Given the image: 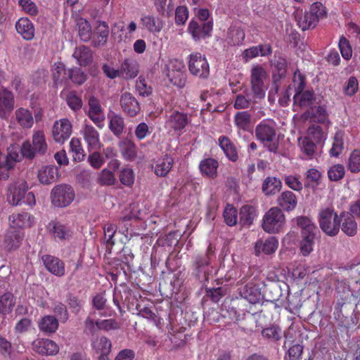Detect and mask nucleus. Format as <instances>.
<instances>
[{"label":"nucleus","instance_id":"nucleus-40","mask_svg":"<svg viewBox=\"0 0 360 360\" xmlns=\"http://www.w3.org/2000/svg\"><path fill=\"white\" fill-rule=\"evenodd\" d=\"M119 148L124 160L132 161L136 158V147L132 141L127 139L123 140L120 142Z\"/></svg>","mask_w":360,"mask_h":360},{"label":"nucleus","instance_id":"nucleus-21","mask_svg":"<svg viewBox=\"0 0 360 360\" xmlns=\"http://www.w3.org/2000/svg\"><path fill=\"white\" fill-rule=\"evenodd\" d=\"M26 191V183H15L9 186L7 193V201L12 205L22 204Z\"/></svg>","mask_w":360,"mask_h":360},{"label":"nucleus","instance_id":"nucleus-45","mask_svg":"<svg viewBox=\"0 0 360 360\" xmlns=\"http://www.w3.org/2000/svg\"><path fill=\"white\" fill-rule=\"evenodd\" d=\"M240 294L250 303L255 304L259 301L261 293L252 283H248L243 288Z\"/></svg>","mask_w":360,"mask_h":360},{"label":"nucleus","instance_id":"nucleus-58","mask_svg":"<svg viewBox=\"0 0 360 360\" xmlns=\"http://www.w3.org/2000/svg\"><path fill=\"white\" fill-rule=\"evenodd\" d=\"M347 168L352 173L360 172V150L354 149L349 155Z\"/></svg>","mask_w":360,"mask_h":360},{"label":"nucleus","instance_id":"nucleus-10","mask_svg":"<svg viewBox=\"0 0 360 360\" xmlns=\"http://www.w3.org/2000/svg\"><path fill=\"white\" fill-rule=\"evenodd\" d=\"M213 26V20L200 22L193 18L188 23L187 32L191 34L195 41H200L211 37Z\"/></svg>","mask_w":360,"mask_h":360},{"label":"nucleus","instance_id":"nucleus-29","mask_svg":"<svg viewBox=\"0 0 360 360\" xmlns=\"http://www.w3.org/2000/svg\"><path fill=\"white\" fill-rule=\"evenodd\" d=\"M17 32L27 41L32 40L34 37V27L27 18H20L15 22Z\"/></svg>","mask_w":360,"mask_h":360},{"label":"nucleus","instance_id":"nucleus-14","mask_svg":"<svg viewBox=\"0 0 360 360\" xmlns=\"http://www.w3.org/2000/svg\"><path fill=\"white\" fill-rule=\"evenodd\" d=\"M88 104L89 107V117L99 129H102L104 127L105 115L100 101L96 97L91 96Z\"/></svg>","mask_w":360,"mask_h":360},{"label":"nucleus","instance_id":"nucleus-18","mask_svg":"<svg viewBox=\"0 0 360 360\" xmlns=\"http://www.w3.org/2000/svg\"><path fill=\"white\" fill-rule=\"evenodd\" d=\"M140 23L143 30L152 34L160 33L165 26L164 21L153 14L143 15Z\"/></svg>","mask_w":360,"mask_h":360},{"label":"nucleus","instance_id":"nucleus-59","mask_svg":"<svg viewBox=\"0 0 360 360\" xmlns=\"http://www.w3.org/2000/svg\"><path fill=\"white\" fill-rule=\"evenodd\" d=\"M223 216L224 221L228 226H233L237 224L238 211L232 205L229 204L226 206Z\"/></svg>","mask_w":360,"mask_h":360},{"label":"nucleus","instance_id":"nucleus-49","mask_svg":"<svg viewBox=\"0 0 360 360\" xmlns=\"http://www.w3.org/2000/svg\"><path fill=\"white\" fill-rule=\"evenodd\" d=\"M91 347L97 354L110 353L112 344L108 338L102 336L94 340L91 343Z\"/></svg>","mask_w":360,"mask_h":360},{"label":"nucleus","instance_id":"nucleus-62","mask_svg":"<svg viewBox=\"0 0 360 360\" xmlns=\"http://www.w3.org/2000/svg\"><path fill=\"white\" fill-rule=\"evenodd\" d=\"M119 178L123 185L131 187L135 180L134 172L132 169L124 168L120 171Z\"/></svg>","mask_w":360,"mask_h":360},{"label":"nucleus","instance_id":"nucleus-28","mask_svg":"<svg viewBox=\"0 0 360 360\" xmlns=\"http://www.w3.org/2000/svg\"><path fill=\"white\" fill-rule=\"evenodd\" d=\"M277 204L282 211L290 212L297 207V198L293 192L285 191L282 192L277 198Z\"/></svg>","mask_w":360,"mask_h":360},{"label":"nucleus","instance_id":"nucleus-56","mask_svg":"<svg viewBox=\"0 0 360 360\" xmlns=\"http://www.w3.org/2000/svg\"><path fill=\"white\" fill-rule=\"evenodd\" d=\"M167 75L170 82L174 85L179 87L184 86L186 79L185 71H174V70H168Z\"/></svg>","mask_w":360,"mask_h":360},{"label":"nucleus","instance_id":"nucleus-9","mask_svg":"<svg viewBox=\"0 0 360 360\" xmlns=\"http://www.w3.org/2000/svg\"><path fill=\"white\" fill-rule=\"evenodd\" d=\"M267 77L265 69L260 65H253L250 70V85L252 91L256 98L265 96L264 79Z\"/></svg>","mask_w":360,"mask_h":360},{"label":"nucleus","instance_id":"nucleus-61","mask_svg":"<svg viewBox=\"0 0 360 360\" xmlns=\"http://www.w3.org/2000/svg\"><path fill=\"white\" fill-rule=\"evenodd\" d=\"M68 70L63 63L55 64L53 70V79L54 83L58 85L63 82H67Z\"/></svg>","mask_w":360,"mask_h":360},{"label":"nucleus","instance_id":"nucleus-16","mask_svg":"<svg viewBox=\"0 0 360 360\" xmlns=\"http://www.w3.org/2000/svg\"><path fill=\"white\" fill-rule=\"evenodd\" d=\"M41 260L46 270L52 274L58 277L65 275V264L59 258L51 255H44L41 257Z\"/></svg>","mask_w":360,"mask_h":360},{"label":"nucleus","instance_id":"nucleus-53","mask_svg":"<svg viewBox=\"0 0 360 360\" xmlns=\"http://www.w3.org/2000/svg\"><path fill=\"white\" fill-rule=\"evenodd\" d=\"M321 173L315 168L309 169L305 173V187H314L320 184Z\"/></svg>","mask_w":360,"mask_h":360},{"label":"nucleus","instance_id":"nucleus-64","mask_svg":"<svg viewBox=\"0 0 360 360\" xmlns=\"http://www.w3.org/2000/svg\"><path fill=\"white\" fill-rule=\"evenodd\" d=\"M66 102L70 108L74 111L79 110L82 107V101L75 91H70L68 94Z\"/></svg>","mask_w":360,"mask_h":360},{"label":"nucleus","instance_id":"nucleus-44","mask_svg":"<svg viewBox=\"0 0 360 360\" xmlns=\"http://www.w3.org/2000/svg\"><path fill=\"white\" fill-rule=\"evenodd\" d=\"M58 328V320L53 316L47 315L39 322V328L46 333H53Z\"/></svg>","mask_w":360,"mask_h":360},{"label":"nucleus","instance_id":"nucleus-20","mask_svg":"<svg viewBox=\"0 0 360 360\" xmlns=\"http://www.w3.org/2000/svg\"><path fill=\"white\" fill-rule=\"evenodd\" d=\"M22 238L19 231L8 230L0 241V247L6 251L15 250L20 246Z\"/></svg>","mask_w":360,"mask_h":360},{"label":"nucleus","instance_id":"nucleus-19","mask_svg":"<svg viewBox=\"0 0 360 360\" xmlns=\"http://www.w3.org/2000/svg\"><path fill=\"white\" fill-rule=\"evenodd\" d=\"M109 27L104 21H97L96 25L92 31L91 40L93 46L99 47L103 46L108 39Z\"/></svg>","mask_w":360,"mask_h":360},{"label":"nucleus","instance_id":"nucleus-36","mask_svg":"<svg viewBox=\"0 0 360 360\" xmlns=\"http://www.w3.org/2000/svg\"><path fill=\"white\" fill-rule=\"evenodd\" d=\"M58 174V169L56 167L47 165L39 170L37 176L40 183L49 185L57 180Z\"/></svg>","mask_w":360,"mask_h":360},{"label":"nucleus","instance_id":"nucleus-15","mask_svg":"<svg viewBox=\"0 0 360 360\" xmlns=\"http://www.w3.org/2000/svg\"><path fill=\"white\" fill-rule=\"evenodd\" d=\"M189 122L190 119L188 114L178 110L172 111L166 120V124L168 127L174 131L180 132L184 129Z\"/></svg>","mask_w":360,"mask_h":360},{"label":"nucleus","instance_id":"nucleus-42","mask_svg":"<svg viewBox=\"0 0 360 360\" xmlns=\"http://www.w3.org/2000/svg\"><path fill=\"white\" fill-rule=\"evenodd\" d=\"M15 304V297L9 292L0 295V314L6 315L10 314Z\"/></svg>","mask_w":360,"mask_h":360},{"label":"nucleus","instance_id":"nucleus-41","mask_svg":"<svg viewBox=\"0 0 360 360\" xmlns=\"http://www.w3.org/2000/svg\"><path fill=\"white\" fill-rule=\"evenodd\" d=\"M345 132L342 130H338L333 138L332 147L329 150L330 157L338 158L342 153L344 149Z\"/></svg>","mask_w":360,"mask_h":360},{"label":"nucleus","instance_id":"nucleus-54","mask_svg":"<svg viewBox=\"0 0 360 360\" xmlns=\"http://www.w3.org/2000/svg\"><path fill=\"white\" fill-rule=\"evenodd\" d=\"M70 147L72 153V158L74 161H82L85 155L80 141L78 139L72 138L70 142Z\"/></svg>","mask_w":360,"mask_h":360},{"label":"nucleus","instance_id":"nucleus-24","mask_svg":"<svg viewBox=\"0 0 360 360\" xmlns=\"http://www.w3.org/2000/svg\"><path fill=\"white\" fill-rule=\"evenodd\" d=\"M219 162L212 158L202 159L199 164V169L203 176L214 179L218 176Z\"/></svg>","mask_w":360,"mask_h":360},{"label":"nucleus","instance_id":"nucleus-1","mask_svg":"<svg viewBox=\"0 0 360 360\" xmlns=\"http://www.w3.org/2000/svg\"><path fill=\"white\" fill-rule=\"evenodd\" d=\"M255 135L269 152L278 153L279 140L277 136V124L274 120H262L255 127Z\"/></svg>","mask_w":360,"mask_h":360},{"label":"nucleus","instance_id":"nucleus-38","mask_svg":"<svg viewBox=\"0 0 360 360\" xmlns=\"http://www.w3.org/2000/svg\"><path fill=\"white\" fill-rule=\"evenodd\" d=\"M73 57L81 66L89 65L93 60L91 50L85 46H80L75 49Z\"/></svg>","mask_w":360,"mask_h":360},{"label":"nucleus","instance_id":"nucleus-22","mask_svg":"<svg viewBox=\"0 0 360 360\" xmlns=\"http://www.w3.org/2000/svg\"><path fill=\"white\" fill-rule=\"evenodd\" d=\"M340 229L347 236H354L358 231V225L354 217L349 212H340Z\"/></svg>","mask_w":360,"mask_h":360},{"label":"nucleus","instance_id":"nucleus-39","mask_svg":"<svg viewBox=\"0 0 360 360\" xmlns=\"http://www.w3.org/2000/svg\"><path fill=\"white\" fill-rule=\"evenodd\" d=\"M297 225L301 229V235H313L318 232V229L311 219L305 216H300L296 218Z\"/></svg>","mask_w":360,"mask_h":360},{"label":"nucleus","instance_id":"nucleus-33","mask_svg":"<svg viewBox=\"0 0 360 360\" xmlns=\"http://www.w3.org/2000/svg\"><path fill=\"white\" fill-rule=\"evenodd\" d=\"M34 345L36 352L41 354L53 356L56 355L59 351L58 345L49 339L39 340L34 342Z\"/></svg>","mask_w":360,"mask_h":360},{"label":"nucleus","instance_id":"nucleus-34","mask_svg":"<svg viewBox=\"0 0 360 360\" xmlns=\"http://www.w3.org/2000/svg\"><path fill=\"white\" fill-rule=\"evenodd\" d=\"M17 123L23 129H30L34 124L32 112L25 108H19L15 111Z\"/></svg>","mask_w":360,"mask_h":360},{"label":"nucleus","instance_id":"nucleus-48","mask_svg":"<svg viewBox=\"0 0 360 360\" xmlns=\"http://www.w3.org/2000/svg\"><path fill=\"white\" fill-rule=\"evenodd\" d=\"M251 115L248 111L237 112L234 116V122L238 129L248 131L250 129Z\"/></svg>","mask_w":360,"mask_h":360},{"label":"nucleus","instance_id":"nucleus-47","mask_svg":"<svg viewBox=\"0 0 360 360\" xmlns=\"http://www.w3.org/2000/svg\"><path fill=\"white\" fill-rule=\"evenodd\" d=\"M108 127L115 136L120 137L124 128V118L117 114H113L109 116Z\"/></svg>","mask_w":360,"mask_h":360},{"label":"nucleus","instance_id":"nucleus-5","mask_svg":"<svg viewBox=\"0 0 360 360\" xmlns=\"http://www.w3.org/2000/svg\"><path fill=\"white\" fill-rule=\"evenodd\" d=\"M285 217L278 207H271L265 213L262 219V229L266 233H276L282 231Z\"/></svg>","mask_w":360,"mask_h":360},{"label":"nucleus","instance_id":"nucleus-12","mask_svg":"<svg viewBox=\"0 0 360 360\" xmlns=\"http://www.w3.org/2000/svg\"><path fill=\"white\" fill-rule=\"evenodd\" d=\"M120 104L124 114L134 117L141 110V105L135 96L129 92H124L121 94Z\"/></svg>","mask_w":360,"mask_h":360},{"label":"nucleus","instance_id":"nucleus-23","mask_svg":"<svg viewBox=\"0 0 360 360\" xmlns=\"http://www.w3.org/2000/svg\"><path fill=\"white\" fill-rule=\"evenodd\" d=\"M278 247V240L275 236H269L265 240H258L255 245V252L257 256L261 253L271 255Z\"/></svg>","mask_w":360,"mask_h":360},{"label":"nucleus","instance_id":"nucleus-27","mask_svg":"<svg viewBox=\"0 0 360 360\" xmlns=\"http://www.w3.org/2000/svg\"><path fill=\"white\" fill-rule=\"evenodd\" d=\"M245 38V30L236 25H231L228 30L226 41L231 46H240Z\"/></svg>","mask_w":360,"mask_h":360},{"label":"nucleus","instance_id":"nucleus-4","mask_svg":"<svg viewBox=\"0 0 360 360\" xmlns=\"http://www.w3.org/2000/svg\"><path fill=\"white\" fill-rule=\"evenodd\" d=\"M326 14V7L320 2H315L311 5L309 11L297 18V25L302 31L314 29Z\"/></svg>","mask_w":360,"mask_h":360},{"label":"nucleus","instance_id":"nucleus-6","mask_svg":"<svg viewBox=\"0 0 360 360\" xmlns=\"http://www.w3.org/2000/svg\"><path fill=\"white\" fill-rule=\"evenodd\" d=\"M50 197L54 207H66L73 202L75 195L71 186L63 184L55 186Z\"/></svg>","mask_w":360,"mask_h":360},{"label":"nucleus","instance_id":"nucleus-63","mask_svg":"<svg viewBox=\"0 0 360 360\" xmlns=\"http://www.w3.org/2000/svg\"><path fill=\"white\" fill-rule=\"evenodd\" d=\"M308 136L307 137L315 141L316 143H321L324 140V134L321 127L319 125H313L309 127L307 130Z\"/></svg>","mask_w":360,"mask_h":360},{"label":"nucleus","instance_id":"nucleus-43","mask_svg":"<svg viewBox=\"0 0 360 360\" xmlns=\"http://www.w3.org/2000/svg\"><path fill=\"white\" fill-rule=\"evenodd\" d=\"M256 217V210L251 205H243L240 211V224L242 226L249 227Z\"/></svg>","mask_w":360,"mask_h":360},{"label":"nucleus","instance_id":"nucleus-3","mask_svg":"<svg viewBox=\"0 0 360 360\" xmlns=\"http://www.w3.org/2000/svg\"><path fill=\"white\" fill-rule=\"evenodd\" d=\"M47 150L48 145L44 132L42 130H37L33 132L32 143L29 141H26L22 144L20 153L23 158L33 160L37 155H45Z\"/></svg>","mask_w":360,"mask_h":360},{"label":"nucleus","instance_id":"nucleus-13","mask_svg":"<svg viewBox=\"0 0 360 360\" xmlns=\"http://www.w3.org/2000/svg\"><path fill=\"white\" fill-rule=\"evenodd\" d=\"M15 100L13 93L0 86V118L6 120L14 109Z\"/></svg>","mask_w":360,"mask_h":360},{"label":"nucleus","instance_id":"nucleus-50","mask_svg":"<svg viewBox=\"0 0 360 360\" xmlns=\"http://www.w3.org/2000/svg\"><path fill=\"white\" fill-rule=\"evenodd\" d=\"M70 79L77 85H82L87 79V75L79 68H73L68 70L67 81Z\"/></svg>","mask_w":360,"mask_h":360},{"label":"nucleus","instance_id":"nucleus-7","mask_svg":"<svg viewBox=\"0 0 360 360\" xmlns=\"http://www.w3.org/2000/svg\"><path fill=\"white\" fill-rule=\"evenodd\" d=\"M214 254L213 248L210 245L205 253L195 255L193 257L191 267L193 274L196 278L207 279V271Z\"/></svg>","mask_w":360,"mask_h":360},{"label":"nucleus","instance_id":"nucleus-55","mask_svg":"<svg viewBox=\"0 0 360 360\" xmlns=\"http://www.w3.org/2000/svg\"><path fill=\"white\" fill-rule=\"evenodd\" d=\"M327 174L330 181H339L345 177V168L341 164H335L329 167Z\"/></svg>","mask_w":360,"mask_h":360},{"label":"nucleus","instance_id":"nucleus-46","mask_svg":"<svg viewBox=\"0 0 360 360\" xmlns=\"http://www.w3.org/2000/svg\"><path fill=\"white\" fill-rule=\"evenodd\" d=\"M103 232L107 251L110 252L115 244V234L117 232V226L112 223H107L103 226Z\"/></svg>","mask_w":360,"mask_h":360},{"label":"nucleus","instance_id":"nucleus-51","mask_svg":"<svg viewBox=\"0 0 360 360\" xmlns=\"http://www.w3.org/2000/svg\"><path fill=\"white\" fill-rule=\"evenodd\" d=\"M77 25L78 26V34L81 40L84 41H89L92 34L89 22L83 18H80L78 20Z\"/></svg>","mask_w":360,"mask_h":360},{"label":"nucleus","instance_id":"nucleus-37","mask_svg":"<svg viewBox=\"0 0 360 360\" xmlns=\"http://www.w3.org/2000/svg\"><path fill=\"white\" fill-rule=\"evenodd\" d=\"M10 226L13 229H22L30 226V214L25 212L13 213L8 218Z\"/></svg>","mask_w":360,"mask_h":360},{"label":"nucleus","instance_id":"nucleus-32","mask_svg":"<svg viewBox=\"0 0 360 360\" xmlns=\"http://www.w3.org/2000/svg\"><path fill=\"white\" fill-rule=\"evenodd\" d=\"M121 77L125 79H133L136 77L139 72V65L134 58H126L121 63Z\"/></svg>","mask_w":360,"mask_h":360},{"label":"nucleus","instance_id":"nucleus-26","mask_svg":"<svg viewBox=\"0 0 360 360\" xmlns=\"http://www.w3.org/2000/svg\"><path fill=\"white\" fill-rule=\"evenodd\" d=\"M174 158L169 155H165L158 159L153 167L154 173L159 177H165L171 171L174 165Z\"/></svg>","mask_w":360,"mask_h":360},{"label":"nucleus","instance_id":"nucleus-35","mask_svg":"<svg viewBox=\"0 0 360 360\" xmlns=\"http://www.w3.org/2000/svg\"><path fill=\"white\" fill-rule=\"evenodd\" d=\"M281 181L275 176H267L262 185V191L266 196L274 195L281 191Z\"/></svg>","mask_w":360,"mask_h":360},{"label":"nucleus","instance_id":"nucleus-31","mask_svg":"<svg viewBox=\"0 0 360 360\" xmlns=\"http://www.w3.org/2000/svg\"><path fill=\"white\" fill-rule=\"evenodd\" d=\"M49 227L55 239L68 240L72 236V231L70 228L60 221H51L49 224Z\"/></svg>","mask_w":360,"mask_h":360},{"label":"nucleus","instance_id":"nucleus-25","mask_svg":"<svg viewBox=\"0 0 360 360\" xmlns=\"http://www.w3.org/2000/svg\"><path fill=\"white\" fill-rule=\"evenodd\" d=\"M288 70L287 60L281 56L276 57L274 63L273 83L276 92L278 91V84L286 77Z\"/></svg>","mask_w":360,"mask_h":360},{"label":"nucleus","instance_id":"nucleus-60","mask_svg":"<svg viewBox=\"0 0 360 360\" xmlns=\"http://www.w3.org/2000/svg\"><path fill=\"white\" fill-rule=\"evenodd\" d=\"M285 184L290 189L295 191H301L303 188V184L300 181V175L289 174L283 176Z\"/></svg>","mask_w":360,"mask_h":360},{"label":"nucleus","instance_id":"nucleus-11","mask_svg":"<svg viewBox=\"0 0 360 360\" xmlns=\"http://www.w3.org/2000/svg\"><path fill=\"white\" fill-rule=\"evenodd\" d=\"M72 134V124L67 118L60 119L54 122L52 136L55 142L63 143Z\"/></svg>","mask_w":360,"mask_h":360},{"label":"nucleus","instance_id":"nucleus-8","mask_svg":"<svg viewBox=\"0 0 360 360\" xmlns=\"http://www.w3.org/2000/svg\"><path fill=\"white\" fill-rule=\"evenodd\" d=\"M188 67L190 73L200 79H207L210 75V65L206 57L200 53L189 56Z\"/></svg>","mask_w":360,"mask_h":360},{"label":"nucleus","instance_id":"nucleus-52","mask_svg":"<svg viewBox=\"0 0 360 360\" xmlns=\"http://www.w3.org/2000/svg\"><path fill=\"white\" fill-rule=\"evenodd\" d=\"M292 80L295 90V94L293 98L294 101H296L299 97V94L303 91L306 86V77L298 69H297L294 72Z\"/></svg>","mask_w":360,"mask_h":360},{"label":"nucleus","instance_id":"nucleus-2","mask_svg":"<svg viewBox=\"0 0 360 360\" xmlns=\"http://www.w3.org/2000/svg\"><path fill=\"white\" fill-rule=\"evenodd\" d=\"M318 222L321 231L328 236H337L340 230V213L332 206L321 208L318 214Z\"/></svg>","mask_w":360,"mask_h":360},{"label":"nucleus","instance_id":"nucleus-30","mask_svg":"<svg viewBox=\"0 0 360 360\" xmlns=\"http://www.w3.org/2000/svg\"><path fill=\"white\" fill-rule=\"evenodd\" d=\"M218 144L229 160L232 162L237 161L238 159L237 148L229 137L220 136L218 139Z\"/></svg>","mask_w":360,"mask_h":360},{"label":"nucleus","instance_id":"nucleus-17","mask_svg":"<svg viewBox=\"0 0 360 360\" xmlns=\"http://www.w3.org/2000/svg\"><path fill=\"white\" fill-rule=\"evenodd\" d=\"M81 133L87 144L89 150H97L100 148L99 133L91 124L86 122L81 130Z\"/></svg>","mask_w":360,"mask_h":360},{"label":"nucleus","instance_id":"nucleus-57","mask_svg":"<svg viewBox=\"0 0 360 360\" xmlns=\"http://www.w3.org/2000/svg\"><path fill=\"white\" fill-rule=\"evenodd\" d=\"M316 234L302 236L300 252L303 256H308L312 251Z\"/></svg>","mask_w":360,"mask_h":360}]
</instances>
